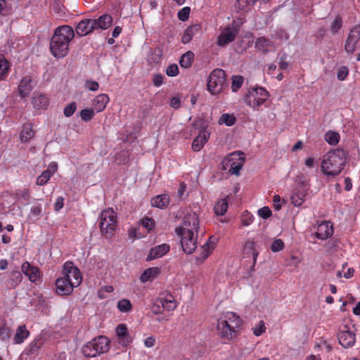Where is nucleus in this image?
Wrapping results in <instances>:
<instances>
[{
    "label": "nucleus",
    "mask_w": 360,
    "mask_h": 360,
    "mask_svg": "<svg viewBox=\"0 0 360 360\" xmlns=\"http://www.w3.org/2000/svg\"><path fill=\"white\" fill-rule=\"evenodd\" d=\"M348 160V152L338 148L326 153L321 161V171L328 176H336L343 170Z\"/></svg>",
    "instance_id": "1"
},
{
    "label": "nucleus",
    "mask_w": 360,
    "mask_h": 360,
    "mask_svg": "<svg viewBox=\"0 0 360 360\" xmlns=\"http://www.w3.org/2000/svg\"><path fill=\"white\" fill-rule=\"evenodd\" d=\"M74 37L75 32L72 27H58L50 41V49L53 56L58 58L65 57L68 53L70 42Z\"/></svg>",
    "instance_id": "2"
},
{
    "label": "nucleus",
    "mask_w": 360,
    "mask_h": 360,
    "mask_svg": "<svg viewBox=\"0 0 360 360\" xmlns=\"http://www.w3.org/2000/svg\"><path fill=\"white\" fill-rule=\"evenodd\" d=\"M110 340L105 336H98L86 343L82 348L83 354L86 357H94L108 351Z\"/></svg>",
    "instance_id": "3"
},
{
    "label": "nucleus",
    "mask_w": 360,
    "mask_h": 360,
    "mask_svg": "<svg viewBox=\"0 0 360 360\" xmlns=\"http://www.w3.org/2000/svg\"><path fill=\"white\" fill-rule=\"evenodd\" d=\"M117 226V215L112 209L103 210L99 217V227L105 238H109L113 234Z\"/></svg>",
    "instance_id": "4"
},
{
    "label": "nucleus",
    "mask_w": 360,
    "mask_h": 360,
    "mask_svg": "<svg viewBox=\"0 0 360 360\" xmlns=\"http://www.w3.org/2000/svg\"><path fill=\"white\" fill-rule=\"evenodd\" d=\"M226 75L221 69L212 70L207 80V90L213 95L220 94L226 86Z\"/></svg>",
    "instance_id": "5"
},
{
    "label": "nucleus",
    "mask_w": 360,
    "mask_h": 360,
    "mask_svg": "<svg viewBox=\"0 0 360 360\" xmlns=\"http://www.w3.org/2000/svg\"><path fill=\"white\" fill-rule=\"evenodd\" d=\"M269 98L268 91L260 86L251 87L244 98L245 103L252 108L262 105Z\"/></svg>",
    "instance_id": "6"
},
{
    "label": "nucleus",
    "mask_w": 360,
    "mask_h": 360,
    "mask_svg": "<svg viewBox=\"0 0 360 360\" xmlns=\"http://www.w3.org/2000/svg\"><path fill=\"white\" fill-rule=\"evenodd\" d=\"M339 343L345 348L352 347L356 342V328L354 325H342L338 333Z\"/></svg>",
    "instance_id": "7"
},
{
    "label": "nucleus",
    "mask_w": 360,
    "mask_h": 360,
    "mask_svg": "<svg viewBox=\"0 0 360 360\" xmlns=\"http://www.w3.org/2000/svg\"><path fill=\"white\" fill-rule=\"evenodd\" d=\"M175 232L181 237V244L184 252L186 254H191L197 247V235L195 236V231L175 229Z\"/></svg>",
    "instance_id": "8"
},
{
    "label": "nucleus",
    "mask_w": 360,
    "mask_h": 360,
    "mask_svg": "<svg viewBox=\"0 0 360 360\" xmlns=\"http://www.w3.org/2000/svg\"><path fill=\"white\" fill-rule=\"evenodd\" d=\"M62 276L77 287L82 281V276L79 269L75 266L71 262H65L63 265Z\"/></svg>",
    "instance_id": "9"
},
{
    "label": "nucleus",
    "mask_w": 360,
    "mask_h": 360,
    "mask_svg": "<svg viewBox=\"0 0 360 360\" xmlns=\"http://www.w3.org/2000/svg\"><path fill=\"white\" fill-rule=\"evenodd\" d=\"M360 42V25L354 26L349 32L346 39L345 50L349 53H353Z\"/></svg>",
    "instance_id": "10"
},
{
    "label": "nucleus",
    "mask_w": 360,
    "mask_h": 360,
    "mask_svg": "<svg viewBox=\"0 0 360 360\" xmlns=\"http://www.w3.org/2000/svg\"><path fill=\"white\" fill-rule=\"evenodd\" d=\"M238 34V29L234 25L227 26L224 28L217 37V44L218 46L224 47L229 43L233 41Z\"/></svg>",
    "instance_id": "11"
},
{
    "label": "nucleus",
    "mask_w": 360,
    "mask_h": 360,
    "mask_svg": "<svg viewBox=\"0 0 360 360\" xmlns=\"http://www.w3.org/2000/svg\"><path fill=\"white\" fill-rule=\"evenodd\" d=\"M95 26L94 19H83L75 27L76 34L79 37L86 36L96 30Z\"/></svg>",
    "instance_id": "12"
},
{
    "label": "nucleus",
    "mask_w": 360,
    "mask_h": 360,
    "mask_svg": "<svg viewBox=\"0 0 360 360\" xmlns=\"http://www.w3.org/2000/svg\"><path fill=\"white\" fill-rule=\"evenodd\" d=\"M199 219L194 212L186 214L183 220L182 226L176 229H182V231H193L198 233Z\"/></svg>",
    "instance_id": "13"
},
{
    "label": "nucleus",
    "mask_w": 360,
    "mask_h": 360,
    "mask_svg": "<svg viewBox=\"0 0 360 360\" xmlns=\"http://www.w3.org/2000/svg\"><path fill=\"white\" fill-rule=\"evenodd\" d=\"M217 329L219 335L226 340H231L236 336V330L231 328V326L223 320L218 321Z\"/></svg>",
    "instance_id": "14"
},
{
    "label": "nucleus",
    "mask_w": 360,
    "mask_h": 360,
    "mask_svg": "<svg viewBox=\"0 0 360 360\" xmlns=\"http://www.w3.org/2000/svg\"><path fill=\"white\" fill-rule=\"evenodd\" d=\"M56 292L60 295H70L73 289L76 288L74 283L70 281L68 282L65 278L61 276L56 281Z\"/></svg>",
    "instance_id": "15"
},
{
    "label": "nucleus",
    "mask_w": 360,
    "mask_h": 360,
    "mask_svg": "<svg viewBox=\"0 0 360 360\" xmlns=\"http://www.w3.org/2000/svg\"><path fill=\"white\" fill-rule=\"evenodd\" d=\"M116 335L117 337L119 343L122 346H128L132 341L127 327L125 324H119L115 329Z\"/></svg>",
    "instance_id": "16"
},
{
    "label": "nucleus",
    "mask_w": 360,
    "mask_h": 360,
    "mask_svg": "<svg viewBox=\"0 0 360 360\" xmlns=\"http://www.w3.org/2000/svg\"><path fill=\"white\" fill-rule=\"evenodd\" d=\"M21 270L31 282H36L41 277L39 269L32 266L28 262H25L22 264Z\"/></svg>",
    "instance_id": "17"
},
{
    "label": "nucleus",
    "mask_w": 360,
    "mask_h": 360,
    "mask_svg": "<svg viewBox=\"0 0 360 360\" xmlns=\"http://www.w3.org/2000/svg\"><path fill=\"white\" fill-rule=\"evenodd\" d=\"M333 234V228L330 222H321L317 226V231L315 233L316 238L326 240Z\"/></svg>",
    "instance_id": "18"
},
{
    "label": "nucleus",
    "mask_w": 360,
    "mask_h": 360,
    "mask_svg": "<svg viewBox=\"0 0 360 360\" xmlns=\"http://www.w3.org/2000/svg\"><path fill=\"white\" fill-rule=\"evenodd\" d=\"M169 245L165 243L155 246L150 250L146 260L151 261L153 259L162 257L169 251Z\"/></svg>",
    "instance_id": "19"
},
{
    "label": "nucleus",
    "mask_w": 360,
    "mask_h": 360,
    "mask_svg": "<svg viewBox=\"0 0 360 360\" xmlns=\"http://www.w3.org/2000/svg\"><path fill=\"white\" fill-rule=\"evenodd\" d=\"M210 132L205 129H202L198 136L193 140L192 148L194 151H200L208 141Z\"/></svg>",
    "instance_id": "20"
},
{
    "label": "nucleus",
    "mask_w": 360,
    "mask_h": 360,
    "mask_svg": "<svg viewBox=\"0 0 360 360\" xmlns=\"http://www.w3.org/2000/svg\"><path fill=\"white\" fill-rule=\"evenodd\" d=\"M200 30H201V26L199 24H195V25L188 27L185 30V31L181 37V42L184 44H188V42H190L191 41V39H193V37L196 36L197 34H198L200 32Z\"/></svg>",
    "instance_id": "21"
},
{
    "label": "nucleus",
    "mask_w": 360,
    "mask_h": 360,
    "mask_svg": "<svg viewBox=\"0 0 360 360\" xmlns=\"http://www.w3.org/2000/svg\"><path fill=\"white\" fill-rule=\"evenodd\" d=\"M109 100V97L107 94H101L97 96L93 101L95 110L97 112H102L105 108Z\"/></svg>",
    "instance_id": "22"
},
{
    "label": "nucleus",
    "mask_w": 360,
    "mask_h": 360,
    "mask_svg": "<svg viewBox=\"0 0 360 360\" xmlns=\"http://www.w3.org/2000/svg\"><path fill=\"white\" fill-rule=\"evenodd\" d=\"M160 272L158 267H150L146 269L140 276V281L142 283H146L148 281H152L158 277Z\"/></svg>",
    "instance_id": "23"
},
{
    "label": "nucleus",
    "mask_w": 360,
    "mask_h": 360,
    "mask_svg": "<svg viewBox=\"0 0 360 360\" xmlns=\"http://www.w3.org/2000/svg\"><path fill=\"white\" fill-rule=\"evenodd\" d=\"M95 29L106 30L112 24V17L108 14L101 15L98 18L94 19Z\"/></svg>",
    "instance_id": "24"
},
{
    "label": "nucleus",
    "mask_w": 360,
    "mask_h": 360,
    "mask_svg": "<svg viewBox=\"0 0 360 360\" xmlns=\"http://www.w3.org/2000/svg\"><path fill=\"white\" fill-rule=\"evenodd\" d=\"M32 89V86L31 85V78L30 77H25L22 79L19 86L18 91L22 98H25L30 94Z\"/></svg>",
    "instance_id": "25"
},
{
    "label": "nucleus",
    "mask_w": 360,
    "mask_h": 360,
    "mask_svg": "<svg viewBox=\"0 0 360 360\" xmlns=\"http://www.w3.org/2000/svg\"><path fill=\"white\" fill-rule=\"evenodd\" d=\"M34 134L35 131L31 124L28 123L24 124L20 134L21 142H29L34 136Z\"/></svg>",
    "instance_id": "26"
},
{
    "label": "nucleus",
    "mask_w": 360,
    "mask_h": 360,
    "mask_svg": "<svg viewBox=\"0 0 360 360\" xmlns=\"http://www.w3.org/2000/svg\"><path fill=\"white\" fill-rule=\"evenodd\" d=\"M169 197L167 194L158 195L151 200V205L153 207L163 209L169 203Z\"/></svg>",
    "instance_id": "27"
},
{
    "label": "nucleus",
    "mask_w": 360,
    "mask_h": 360,
    "mask_svg": "<svg viewBox=\"0 0 360 360\" xmlns=\"http://www.w3.org/2000/svg\"><path fill=\"white\" fill-rule=\"evenodd\" d=\"M224 321H226L231 328L237 329L241 325V319L233 312H227L224 316Z\"/></svg>",
    "instance_id": "28"
},
{
    "label": "nucleus",
    "mask_w": 360,
    "mask_h": 360,
    "mask_svg": "<svg viewBox=\"0 0 360 360\" xmlns=\"http://www.w3.org/2000/svg\"><path fill=\"white\" fill-rule=\"evenodd\" d=\"M22 280L21 273L18 271H13L7 281V287L11 289L15 288L21 283Z\"/></svg>",
    "instance_id": "29"
},
{
    "label": "nucleus",
    "mask_w": 360,
    "mask_h": 360,
    "mask_svg": "<svg viewBox=\"0 0 360 360\" xmlns=\"http://www.w3.org/2000/svg\"><path fill=\"white\" fill-rule=\"evenodd\" d=\"M30 332L25 326H20L13 338L14 344H21L29 336Z\"/></svg>",
    "instance_id": "30"
},
{
    "label": "nucleus",
    "mask_w": 360,
    "mask_h": 360,
    "mask_svg": "<svg viewBox=\"0 0 360 360\" xmlns=\"http://www.w3.org/2000/svg\"><path fill=\"white\" fill-rule=\"evenodd\" d=\"M214 237H210L207 242L202 246V256L201 259H205L212 252L215 248V242Z\"/></svg>",
    "instance_id": "31"
},
{
    "label": "nucleus",
    "mask_w": 360,
    "mask_h": 360,
    "mask_svg": "<svg viewBox=\"0 0 360 360\" xmlns=\"http://www.w3.org/2000/svg\"><path fill=\"white\" fill-rule=\"evenodd\" d=\"M272 45V41L265 37H259L255 41V47L263 52H267Z\"/></svg>",
    "instance_id": "32"
},
{
    "label": "nucleus",
    "mask_w": 360,
    "mask_h": 360,
    "mask_svg": "<svg viewBox=\"0 0 360 360\" xmlns=\"http://www.w3.org/2000/svg\"><path fill=\"white\" fill-rule=\"evenodd\" d=\"M32 103L37 109L45 108L49 105V100L46 96L39 94L33 98Z\"/></svg>",
    "instance_id": "33"
},
{
    "label": "nucleus",
    "mask_w": 360,
    "mask_h": 360,
    "mask_svg": "<svg viewBox=\"0 0 360 360\" xmlns=\"http://www.w3.org/2000/svg\"><path fill=\"white\" fill-rule=\"evenodd\" d=\"M194 58V53L189 51L184 53L179 60V64L181 67L184 68H188L191 67Z\"/></svg>",
    "instance_id": "34"
},
{
    "label": "nucleus",
    "mask_w": 360,
    "mask_h": 360,
    "mask_svg": "<svg viewBox=\"0 0 360 360\" xmlns=\"http://www.w3.org/2000/svg\"><path fill=\"white\" fill-rule=\"evenodd\" d=\"M42 345L43 342L41 339H35L28 345L27 348V354L30 355H37Z\"/></svg>",
    "instance_id": "35"
},
{
    "label": "nucleus",
    "mask_w": 360,
    "mask_h": 360,
    "mask_svg": "<svg viewBox=\"0 0 360 360\" xmlns=\"http://www.w3.org/2000/svg\"><path fill=\"white\" fill-rule=\"evenodd\" d=\"M228 209V202L225 199L219 200L214 205V210L217 215H224Z\"/></svg>",
    "instance_id": "36"
},
{
    "label": "nucleus",
    "mask_w": 360,
    "mask_h": 360,
    "mask_svg": "<svg viewBox=\"0 0 360 360\" xmlns=\"http://www.w3.org/2000/svg\"><path fill=\"white\" fill-rule=\"evenodd\" d=\"M159 303L161 304L163 309H167V311L173 310L176 307L172 296H170L169 297L160 299L159 300Z\"/></svg>",
    "instance_id": "37"
},
{
    "label": "nucleus",
    "mask_w": 360,
    "mask_h": 360,
    "mask_svg": "<svg viewBox=\"0 0 360 360\" xmlns=\"http://www.w3.org/2000/svg\"><path fill=\"white\" fill-rule=\"evenodd\" d=\"M17 200L22 203L27 204L30 198V193L28 189L25 188L16 192Z\"/></svg>",
    "instance_id": "38"
},
{
    "label": "nucleus",
    "mask_w": 360,
    "mask_h": 360,
    "mask_svg": "<svg viewBox=\"0 0 360 360\" xmlns=\"http://www.w3.org/2000/svg\"><path fill=\"white\" fill-rule=\"evenodd\" d=\"M253 4L250 0H236L235 7L238 11H248Z\"/></svg>",
    "instance_id": "39"
},
{
    "label": "nucleus",
    "mask_w": 360,
    "mask_h": 360,
    "mask_svg": "<svg viewBox=\"0 0 360 360\" xmlns=\"http://www.w3.org/2000/svg\"><path fill=\"white\" fill-rule=\"evenodd\" d=\"M271 38L274 40H278L282 43L289 39V35L285 30L278 29L271 35Z\"/></svg>",
    "instance_id": "40"
},
{
    "label": "nucleus",
    "mask_w": 360,
    "mask_h": 360,
    "mask_svg": "<svg viewBox=\"0 0 360 360\" xmlns=\"http://www.w3.org/2000/svg\"><path fill=\"white\" fill-rule=\"evenodd\" d=\"M117 308L122 312H129L132 309L131 302L127 299H122L117 303Z\"/></svg>",
    "instance_id": "41"
},
{
    "label": "nucleus",
    "mask_w": 360,
    "mask_h": 360,
    "mask_svg": "<svg viewBox=\"0 0 360 360\" xmlns=\"http://www.w3.org/2000/svg\"><path fill=\"white\" fill-rule=\"evenodd\" d=\"M8 61L4 57H0V80L4 79L8 74Z\"/></svg>",
    "instance_id": "42"
},
{
    "label": "nucleus",
    "mask_w": 360,
    "mask_h": 360,
    "mask_svg": "<svg viewBox=\"0 0 360 360\" xmlns=\"http://www.w3.org/2000/svg\"><path fill=\"white\" fill-rule=\"evenodd\" d=\"M325 140L330 145H336L340 140V135L337 132L328 131L325 135Z\"/></svg>",
    "instance_id": "43"
},
{
    "label": "nucleus",
    "mask_w": 360,
    "mask_h": 360,
    "mask_svg": "<svg viewBox=\"0 0 360 360\" xmlns=\"http://www.w3.org/2000/svg\"><path fill=\"white\" fill-rule=\"evenodd\" d=\"M11 335V330L6 323L0 325V338L4 341L8 340Z\"/></svg>",
    "instance_id": "44"
},
{
    "label": "nucleus",
    "mask_w": 360,
    "mask_h": 360,
    "mask_svg": "<svg viewBox=\"0 0 360 360\" xmlns=\"http://www.w3.org/2000/svg\"><path fill=\"white\" fill-rule=\"evenodd\" d=\"M245 250L252 255L253 261L255 264L258 256V252L255 249V243L252 240L246 242L245 245Z\"/></svg>",
    "instance_id": "45"
},
{
    "label": "nucleus",
    "mask_w": 360,
    "mask_h": 360,
    "mask_svg": "<svg viewBox=\"0 0 360 360\" xmlns=\"http://www.w3.org/2000/svg\"><path fill=\"white\" fill-rule=\"evenodd\" d=\"M244 78L240 75L232 77L231 89L233 92H236L242 86Z\"/></svg>",
    "instance_id": "46"
},
{
    "label": "nucleus",
    "mask_w": 360,
    "mask_h": 360,
    "mask_svg": "<svg viewBox=\"0 0 360 360\" xmlns=\"http://www.w3.org/2000/svg\"><path fill=\"white\" fill-rule=\"evenodd\" d=\"M236 122V118L233 115L223 114L219 120L220 124H225L226 126H232Z\"/></svg>",
    "instance_id": "47"
},
{
    "label": "nucleus",
    "mask_w": 360,
    "mask_h": 360,
    "mask_svg": "<svg viewBox=\"0 0 360 360\" xmlns=\"http://www.w3.org/2000/svg\"><path fill=\"white\" fill-rule=\"evenodd\" d=\"M342 25V19L340 15H337L330 25V31L335 34L340 30Z\"/></svg>",
    "instance_id": "48"
},
{
    "label": "nucleus",
    "mask_w": 360,
    "mask_h": 360,
    "mask_svg": "<svg viewBox=\"0 0 360 360\" xmlns=\"http://www.w3.org/2000/svg\"><path fill=\"white\" fill-rule=\"evenodd\" d=\"M291 203L295 206H300L304 201V194L303 193H295L291 196Z\"/></svg>",
    "instance_id": "49"
},
{
    "label": "nucleus",
    "mask_w": 360,
    "mask_h": 360,
    "mask_svg": "<svg viewBox=\"0 0 360 360\" xmlns=\"http://www.w3.org/2000/svg\"><path fill=\"white\" fill-rule=\"evenodd\" d=\"M51 177V173L48 171H44L41 175H39L37 179V184L39 186L45 185Z\"/></svg>",
    "instance_id": "50"
},
{
    "label": "nucleus",
    "mask_w": 360,
    "mask_h": 360,
    "mask_svg": "<svg viewBox=\"0 0 360 360\" xmlns=\"http://www.w3.org/2000/svg\"><path fill=\"white\" fill-rule=\"evenodd\" d=\"M80 116L83 121L89 122L94 116V111L93 109H84L81 110Z\"/></svg>",
    "instance_id": "51"
},
{
    "label": "nucleus",
    "mask_w": 360,
    "mask_h": 360,
    "mask_svg": "<svg viewBox=\"0 0 360 360\" xmlns=\"http://www.w3.org/2000/svg\"><path fill=\"white\" fill-rule=\"evenodd\" d=\"M240 159V162H238V164H236V163H233L231 165V168H230V172H231V174H236V175H238L239 174V172L240 170L241 169L242 167H243V162H244V158H239Z\"/></svg>",
    "instance_id": "52"
},
{
    "label": "nucleus",
    "mask_w": 360,
    "mask_h": 360,
    "mask_svg": "<svg viewBox=\"0 0 360 360\" xmlns=\"http://www.w3.org/2000/svg\"><path fill=\"white\" fill-rule=\"evenodd\" d=\"M77 109V105L75 102H72L71 103L66 105L64 108L63 112L66 117H70L73 115Z\"/></svg>",
    "instance_id": "53"
},
{
    "label": "nucleus",
    "mask_w": 360,
    "mask_h": 360,
    "mask_svg": "<svg viewBox=\"0 0 360 360\" xmlns=\"http://www.w3.org/2000/svg\"><path fill=\"white\" fill-rule=\"evenodd\" d=\"M191 9L189 7H184L178 12V18L181 21H186L188 19Z\"/></svg>",
    "instance_id": "54"
},
{
    "label": "nucleus",
    "mask_w": 360,
    "mask_h": 360,
    "mask_svg": "<svg viewBox=\"0 0 360 360\" xmlns=\"http://www.w3.org/2000/svg\"><path fill=\"white\" fill-rule=\"evenodd\" d=\"M266 331V326L263 321H260L258 325L253 328V334L256 336L261 335Z\"/></svg>",
    "instance_id": "55"
},
{
    "label": "nucleus",
    "mask_w": 360,
    "mask_h": 360,
    "mask_svg": "<svg viewBox=\"0 0 360 360\" xmlns=\"http://www.w3.org/2000/svg\"><path fill=\"white\" fill-rule=\"evenodd\" d=\"M284 248V243L281 239L275 240L271 246V250L272 252H276L283 250Z\"/></svg>",
    "instance_id": "56"
},
{
    "label": "nucleus",
    "mask_w": 360,
    "mask_h": 360,
    "mask_svg": "<svg viewBox=\"0 0 360 360\" xmlns=\"http://www.w3.org/2000/svg\"><path fill=\"white\" fill-rule=\"evenodd\" d=\"M166 74L169 77H174L179 74V68L176 64H171L166 69Z\"/></svg>",
    "instance_id": "57"
},
{
    "label": "nucleus",
    "mask_w": 360,
    "mask_h": 360,
    "mask_svg": "<svg viewBox=\"0 0 360 360\" xmlns=\"http://www.w3.org/2000/svg\"><path fill=\"white\" fill-rule=\"evenodd\" d=\"M141 224L148 231L152 230L155 226V221L152 218L145 217L141 221Z\"/></svg>",
    "instance_id": "58"
},
{
    "label": "nucleus",
    "mask_w": 360,
    "mask_h": 360,
    "mask_svg": "<svg viewBox=\"0 0 360 360\" xmlns=\"http://www.w3.org/2000/svg\"><path fill=\"white\" fill-rule=\"evenodd\" d=\"M41 212H42V207L41 205H37L33 206L31 208V211H30L31 216L34 217L35 218V219H38L41 217Z\"/></svg>",
    "instance_id": "59"
},
{
    "label": "nucleus",
    "mask_w": 360,
    "mask_h": 360,
    "mask_svg": "<svg viewBox=\"0 0 360 360\" xmlns=\"http://www.w3.org/2000/svg\"><path fill=\"white\" fill-rule=\"evenodd\" d=\"M349 73L348 68L345 66H342L338 70L337 77L338 80L343 81L345 79V78L347 77Z\"/></svg>",
    "instance_id": "60"
},
{
    "label": "nucleus",
    "mask_w": 360,
    "mask_h": 360,
    "mask_svg": "<svg viewBox=\"0 0 360 360\" xmlns=\"http://www.w3.org/2000/svg\"><path fill=\"white\" fill-rule=\"evenodd\" d=\"M257 212L259 216L263 219H267L271 215V211L268 207H263Z\"/></svg>",
    "instance_id": "61"
},
{
    "label": "nucleus",
    "mask_w": 360,
    "mask_h": 360,
    "mask_svg": "<svg viewBox=\"0 0 360 360\" xmlns=\"http://www.w3.org/2000/svg\"><path fill=\"white\" fill-rule=\"evenodd\" d=\"M153 84L155 86H160L163 83V76L161 74H155L153 78Z\"/></svg>",
    "instance_id": "62"
},
{
    "label": "nucleus",
    "mask_w": 360,
    "mask_h": 360,
    "mask_svg": "<svg viewBox=\"0 0 360 360\" xmlns=\"http://www.w3.org/2000/svg\"><path fill=\"white\" fill-rule=\"evenodd\" d=\"M86 86L90 90V91H96L98 89V83L95 81H86Z\"/></svg>",
    "instance_id": "63"
},
{
    "label": "nucleus",
    "mask_w": 360,
    "mask_h": 360,
    "mask_svg": "<svg viewBox=\"0 0 360 360\" xmlns=\"http://www.w3.org/2000/svg\"><path fill=\"white\" fill-rule=\"evenodd\" d=\"M64 198L63 197H58L56 199V201L54 205V210L56 212H58L60 210H61L63 207Z\"/></svg>",
    "instance_id": "64"
}]
</instances>
